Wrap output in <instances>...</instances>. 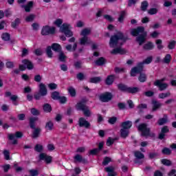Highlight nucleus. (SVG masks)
I'll use <instances>...</instances> for the list:
<instances>
[{"mask_svg": "<svg viewBox=\"0 0 176 176\" xmlns=\"http://www.w3.org/2000/svg\"><path fill=\"white\" fill-rule=\"evenodd\" d=\"M131 34L133 36H138V35H139L136 38V41L140 46L146 41V32H145V28H144V27H138L137 29H133Z\"/></svg>", "mask_w": 176, "mask_h": 176, "instance_id": "f257e3e1", "label": "nucleus"}, {"mask_svg": "<svg viewBox=\"0 0 176 176\" xmlns=\"http://www.w3.org/2000/svg\"><path fill=\"white\" fill-rule=\"evenodd\" d=\"M126 39H124L123 33L118 32L117 35L111 36L109 41V46L110 47H118L123 45Z\"/></svg>", "mask_w": 176, "mask_h": 176, "instance_id": "f03ea898", "label": "nucleus"}, {"mask_svg": "<svg viewBox=\"0 0 176 176\" xmlns=\"http://www.w3.org/2000/svg\"><path fill=\"white\" fill-rule=\"evenodd\" d=\"M91 32V30L90 28H85L80 32V36L81 37L79 38L80 45L83 46L92 45L93 42H91V40L89 38V35H90Z\"/></svg>", "mask_w": 176, "mask_h": 176, "instance_id": "7ed1b4c3", "label": "nucleus"}, {"mask_svg": "<svg viewBox=\"0 0 176 176\" xmlns=\"http://www.w3.org/2000/svg\"><path fill=\"white\" fill-rule=\"evenodd\" d=\"M153 58L149 56L146 58L143 62L139 63L137 67H133L131 70V76H135L137 74H141L144 71V64H151Z\"/></svg>", "mask_w": 176, "mask_h": 176, "instance_id": "20e7f679", "label": "nucleus"}, {"mask_svg": "<svg viewBox=\"0 0 176 176\" xmlns=\"http://www.w3.org/2000/svg\"><path fill=\"white\" fill-rule=\"evenodd\" d=\"M76 109L78 111H82L85 116L89 118L91 115V112H90V109L83 102H78L76 105Z\"/></svg>", "mask_w": 176, "mask_h": 176, "instance_id": "39448f33", "label": "nucleus"}, {"mask_svg": "<svg viewBox=\"0 0 176 176\" xmlns=\"http://www.w3.org/2000/svg\"><path fill=\"white\" fill-rule=\"evenodd\" d=\"M60 32H63L67 38H70V36H72L74 34L72 32H71V25L68 23H63L60 27Z\"/></svg>", "mask_w": 176, "mask_h": 176, "instance_id": "423d86ee", "label": "nucleus"}, {"mask_svg": "<svg viewBox=\"0 0 176 176\" xmlns=\"http://www.w3.org/2000/svg\"><path fill=\"white\" fill-rule=\"evenodd\" d=\"M39 87V94L34 95V98L36 100H40L41 96H45L47 94V89H46V85L45 84L41 82L38 85Z\"/></svg>", "mask_w": 176, "mask_h": 176, "instance_id": "0eeeda50", "label": "nucleus"}, {"mask_svg": "<svg viewBox=\"0 0 176 176\" xmlns=\"http://www.w3.org/2000/svg\"><path fill=\"white\" fill-rule=\"evenodd\" d=\"M22 64L19 65V69L21 71H25V67L28 69H34V65L32 63L27 59L22 60Z\"/></svg>", "mask_w": 176, "mask_h": 176, "instance_id": "6e6552de", "label": "nucleus"}, {"mask_svg": "<svg viewBox=\"0 0 176 176\" xmlns=\"http://www.w3.org/2000/svg\"><path fill=\"white\" fill-rule=\"evenodd\" d=\"M138 130L139 131H141L143 137H148V135H149L150 129L146 126V124H141L139 125Z\"/></svg>", "mask_w": 176, "mask_h": 176, "instance_id": "1a4fd4ad", "label": "nucleus"}, {"mask_svg": "<svg viewBox=\"0 0 176 176\" xmlns=\"http://www.w3.org/2000/svg\"><path fill=\"white\" fill-rule=\"evenodd\" d=\"M23 137V133L20 131H17L15 133V134L10 133L8 135V138L11 141H12V144H17V140L16 138H21Z\"/></svg>", "mask_w": 176, "mask_h": 176, "instance_id": "9d476101", "label": "nucleus"}, {"mask_svg": "<svg viewBox=\"0 0 176 176\" xmlns=\"http://www.w3.org/2000/svg\"><path fill=\"white\" fill-rule=\"evenodd\" d=\"M164 82V78L162 80H157L155 82H154V85L159 87V89L162 91L163 90H166L167 89L168 85L166 83H163Z\"/></svg>", "mask_w": 176, "mask_h": 176, "instance_id": "9b49d317", "label": "nucleus"}, {"mask_svg": "<svg viewBox=\"0 0 176 176\" xmlns=\"http://www.w3.org/2000/svg\"><path fill=\"white\" fill-rule=\"evenodd\" d=\"M100 101H102V102H108V101L112 100V94L109 92L102 94L100 96Z\"/></svg>", "mask_w": 176, "mask_h": 176, "instance_id": "f8f14e48", "label": "nucleus"}, {"mask_svg": "<svg viewBox=\"0 0 176 176\" xmlns=\"http://www.w3.org/2000/svg\"><path fill=\"white\" fill-rule=\"evenodd\" d=\"M56 28H50L49 26L43 27L41 30L42 35H49V34H54Z\"/></svg>", "mask_w": 176, "mask_h": 176, "instance_id": "ddd939ff", "label": "nucleus"}, {"mask_svg": "<svg viewBox=\"0 0 176 176\" xmlns=\"http://www.w3.org/2000/svg\"><path fill=\"white\" fill-rule=\"evenodd\" d=\"M40 160H45L47 164L52 163V156L47 155L46 153H42L39 155Z\"/></svg>", "mask_w": 176, "mask_h": 176, "instance_id": "4468645a", "label": "nucleus"}, {"mask_svg": "<svg viewBox=\"0 0 176 176\" xmlns=\"http://www.w3.org/2000/svg\"><path fill=\"white\" fill-rule=\"evenodd\" d=\"M80 127H85L87 129L88 127H90V122L86 120V119L83 118H80L78 121Z\"/></svg>", "mask_w": 176, "mask_h": 176, "instance_id": "2eb2a0df", "label": "nucleus"}, {"mask_svg": "<svg viewBox=\"0 0 176 176\" xmlns=\"http://www.w3.org/2000/svg\"><path fill=\"white\" fill-rule=\"evenodd\" d=\"M105 171L108 173V176H116V172H115V168L113 166H108L104 168Z\"/></svg>", "mask_w": 176, "mask_h": 176, "instance_id": "dca6fc26", "label": "nucleus"}, {"mask_svg": "<svg viewBox=\"0 0 176 176\" xmlns=\"http://www.w3.org/2000/svg\"><path fill=\"white\" fill-rule=\"evenodd\" d=\"M124 53H126V50L120 47L115 48L111 51V54H124Z\"/></svg>", "mask_w": 176, "mask_h": 176, "instance_id": "f3484780", "label": "nucleus"}, {"mask_svg": "<svg viewBox=\"0 0 176 176\" xmlns=\"http://www.w3.org/2000/svg\"><path fill=\"white\" fill-rule=\"evenodd\" d=\"M131 126H133V122H131V121H126L122 122V129L125 130H129V129H131Z\"/></svg>", "mask_w": 176, "mask_h": 176, "instance_id": "a211bd4d", "label": "nucleus"}, {"mask_svg": "<svg viewBox=\"0 0 176 176\" xmlns=\"http://www.w3.org/2000/svg\"><path fill=\"white\" fill-rule=\"evenodd\" d=\"M166 133H168V128L167 126H164L162 129V132L160 133V134L159 135L160 140H163V138H164Z\"/></svg>", "mask_w": 176, "mask_h": 176, "instance_id": "6ab92c4d", "label": "nucleus"}, {"mask_svg": "<svg viewBox=\"0 0 176 176\" xmlns=\"http://www.w3.org/2000/svg\"><path fill=\"white\" fill-rule=\"evenodd\" d=\"M153 47H155V45L152 42H148L143 46V49H144V50H152Z\"/></svg>", "mask_w": 176, "mask_h": 176, "instance_id": "aec40b11", "label": "nucleus"}, {"mask_svg": "<svg viewBox=\"0 0 176 176\" xmlns=\"http://www.w3.org/2000/svg\"><path fill=\"white\" fill-rule=\"evenodd\" d=\"M129 133L130 132H129V129H124L122 128L120 130V134H121V137H122V138H126V137H128Z\"/></svg>", "mask_w": 176, "mask_h": 176, "instance_id": "412c9836", "label": "nucleus"}, {"mask_svg": "<svg viewBox=\"0 0 176 176\" xmlns=\"http://www.w3.org/2000/svg\"><path fill=\"white\" fill-rule=\"evenodd\" d=\"M162 43H163V41H162V39H157L155 41V44L157 45L158 50H162V49H163V47H164V46H163Z\"/></svg>", "mask_w": 176, "mask_h": 176, "instance_id": "4be33fe9", "label": "nucleus"}, {"mask_svg": "<svg viewBox=\"0 0 176 176\" xmlns=\"http://www.w3.org/2000/svg\"><path fill=\"white\" fill-rule=\"evenodd\" d=\"M162 107V104L160 102H157V101H153V111L154 112L157 109H159Z\"/></svg>", "mask_w": 176, "mask_h": 176, "instance_id": "5701e85b", "label": "nucleus"}, {"mask_svg": "<svg viewBox=\"0 0 176 176\" xmlns=\"http://www.w3.org/2000/svg\"><path fill=\"white\" fill-rule=\"evenodd\" d=\"M101 80H102V79L101 77L98 76L90 78L89 82L91 83H100Z\"/></svg>", "mask_w": 176, "mask_h": 176, "instance_id": "b1692460", "label": "nucleus"}, {"mask_svg": "<svg viewBox=\"0 0 176 176\" xmlns=\"http://www.w3.org/2000/svg\"><path fill=\"white\" fill-rule=\"evenodd\" d=\"M52 50L54 52H60L61 51V45L58 43H54L52 46Z\"/></svg>", "mask_w": 176, "mask_h": 176, "instance_id": "393cba45", "label": "nucleus"}, {"mask_svg": "<svg viewBox=\"0 0 176 176\" xmlns=\"http://www.w3.org/2000/svg\"><path fill=\"white\" fill-rule=\"evenodd\" d=\"M34 3L32 1H30L28 3L26 6H23L25 9V12H30L31 8H32Z\"/></svg>", "mask_w": 176, "mask_h": 176, "instance_id": "a878e982", "label": "nucleus"}, {"mask_svg": "<svg viewBox=\"0 0 176 176\" xmlns=\"http://www.w3.org/2000/svg\"><path fill=\"white\" fill-rule=\"evenodd\" d=\"M113 80H115V76H109L106 79V84L112 85L113 83Z\"/></svg>", "mask_w": 176, "mask_h": 176, "instance_id": "bb28decb", "label": "nucleus"}, {"mask_svg": "<svg viewBox=\"0 0 176 176\" xmlns=\"http://www.w3.org/2000/svg\"><path fill=\"white\" fill-rule=\"evenodd\" d=\"M167 116L164 115V118L158 120V124H160V126H163V124L167 123Z\"/></svg>", "mask_w": 176, "mask_h": 176, "instance_id": "cd10ccee", "label": "nucleus"}, {"mask_svg": "<svg viewBox=\"0 0 176 176\" xmlns=\"http://www.w3.org/2000/svg\"><path fill=\"white\" fill-rule=\"evenodd\" d=\"M68 92H69V94H70V96L72 97H75L76 96V91L72 87H69L68 88Z\"/></svg>", "mask_w": 176, "mask_h": 176, "instance_id": "c85d7f7f", "label": "nucleus"}, {"mask_svg": "<svg viewBox=\"0 0 176 176\" xmlns=\"http://www.w3.org/2000/svg\"><path fill=\"white\" fill-rule=\"evenodd\" d=\"M140 91V88L138 87H128L127 93H138Z\"/></svg>", "mask_w": 176, "mask_h": 176, "instance_id": "c756f323", "label": "nucleus"}, {"mask_svg": "<svg viewBox=\"0 0 176 176\" xmlns=\"http://www.w3.org/2000/svg\"><path fill=\"white\" fill-rule=\"evenodd\" d=\"M77 46L78 45H76V43L74 44L73 47L71 45H68L66 46V49L69 52H74V51L76 50Z\"/></svg>", "mask_w": 176, "mask_h": 176, "instance_id": "7c9ffc66", "label": "nucleus"}, {"mask_svg": "<svg viewBox=\"0 0 176 176\" xmlns=\"http://www.w3.org/2000/svg\"><path fill=\"white\" fill-rule=\"evenodd\" d=\"M96 65H104L105 64V59L104 58H100L95 62Z\"/></svg>", "mask_w": 176, "mask_h": 176, "instance_id": "2f4dec72", "label": "nucleus"}, {"mask_svg": "<svg viewBox=\"0 0 176 176\" xmlns=\"http://www.w3.org/2000/svg\"><path fill=\"white\" fill-rule=\"evenodd\" d=\"M54 127V125L53 124V122H52L51 121L46 123L45 128L47 130H50V131L53 130Z\"/></svg>", "mask_w": 176, "mask_h": 176, "instance_id": "473e14b6", "label": "nucleus"}, {"mask_svg": "<svg viewBox=\"0 0 176 176\" xmlns=\"http://www.w3.org/2000/svg\"><path fill=\"white\" fill-rule=\"evenodd\" d=\"M74 160L75 162H78L79 163L82 162H84L85 160L83 159V157H82V155H76L75 157H74Z\"/></svg>", "mask_w": 176, "mask_h": 176, "instance_id": "72a5a7b5", "label": "nucleus"}, {"mask_svg": "<svg viewBox=\"0 0 176 176\" xmlns=\"http://www.w3.org/2000/svg\"><path fill=\"white\" fill-rule=\"evenodd\" d=\"M135 156L137 157V159H144L145 157V155H144L140 151H135Z\"/></svg>", "mask_w": 176, "mask_h": 176, "instance_id": "f704fd0d", "label": "nucleus"}, {"mask_svg": "<svg viewBox=\"0 0 176 176\" xmlns=\"http://www.w3.org/2000/svg\"><path fill=\"white\" fill-rule=\"evenodd\" d=\"M170 61H171V55L168 54L164 58V63L168 64Z\"/></svg>", "mask_w": 176, "mask_h": 176, "instance_id": "c9c22d12", "label": "nucleus"}, {"mask_svg": "<svg viewBox=\"0 0 176 176\" xmlns=\"http://www.w3.org/2000/svg\"><path fill=\"white\" fill-rule=\"evenodd\" d=\"M30 112H31L32 115H34V116H38V115H39V113H41L39 110H38L35 108L31 109Z\"/></svg>", "mask_w": 176, "mask_h": 176, "instance_id": "e433bc0d", "label": "nucleus"}, {"mask_svg": "<svg viewBox=\"0 0 176 176\" xmlns=\"http://www.w3.org/2000/svg\"><path fill=\"white\" fill-rule=\"evenodd\" d=\"M118 89L120 90H122V91H127L129 87H127V86H126L123 84H120V85H118Z\"/></svg>", "mask_w": 176, "mask_h": 176, "instance_id": "4c0bfd02", "label": "nucleus"}, {"mask_svg": "<svg viewBox=\"0 0 176 176\" xmlns=\"http://www.w3.org/2000/svg\"><path fill=\"white\" fill-rule=\"evenodd\" d=\"M46 53L47 56L50 58H52L53 57V53L52 52V47H48L46 50Z\"/></svg>", "mask_w": 176, "mask_h": 176, "instance_id": "58836bf2", "label": "nucleus"}, {"mask_svg": "<svg viewBox=\"0 0 176 176\" xmlns=\"http://www.w3.org/2000/svg\"><path fill=\"white\" fill-rule=\"evenodd\" d=\"M43 110L45 112H50L52 111V107L49 104H46L43 106Z\"/></svg>", "mask_w": 176, "mask_h": 176, "instance_id": "ea45409f", "label": "nucleus"}, {"mask_svg": "<svg viewBox=\"0 0 176 176\" xmlns=\"http://www.w3.org/2000/svg\"><path fill=\"white\" fill-rule=\"evenodd\" d=\"M34 149L36 152H41L43 151V146L41 144H36L34 147Z\"/></svg>", "mask_w": 176, "mask_h": 176, "instance_id": "a19ab883", "label": "nucleus"}, {"mask_svg": "<svg viewBox=\"0 0 176 176\" xmlns=\"http://www.w3.org/2000/svg\"><path fill=\"white\" fill-rule=\"evenodd\" d=\"M34 19H35V16L34 14H30L25 18V21L30 23L31 21H33Z\"/></svg>", "mask_w": 176, "mask_h": 176, "instance_id": "79ce46f5", "label": "nucleus"}, {"mask_svg": "<svg viewBox=\"0 0 176 176\" xmlns=\"http://www.w3.org/2000/svg\"><path fill=\"white\" fill-rule=\"evenodd\" d=\"M140 82H145L146 80V75L144 73H141L139 77Z\"/></svg>", "mask_w": 176, "mask_h": 176, "instance_id": "37998d69", "label": "nucleus"}, {"mask_svg": "<svg viewBox=\"0 0 176 176\" xmlns=\"http://www.w3.org/2000/svg\"><path fill=\"white\" fill-rule=\"evenodd\" d=\"M54 24L56 25V27H61V24H63V19H56L54 22Z\"/></svg>", "mask_w": 176, "mask_h": 176, "instance_id": "c03bdc74", "label": "nucleus"}, {"mask_svg": "<svg viewBox=\"0 0 176 176\" xmlns=\"http://www.w3.org/2000/svg\"><path fill=\"white\" fill-rule=\"evenodd\" d=\"M110 162H111V157H104L102 164L104 166H107V164H109L110 163Z\"/></svg>", "mask_w": 176, "mask_h": 176, "instance_id": "a18cd8bd", "label": "nucleus"}, {"mask_svg": "<svg viewBox=\"0 0 176 176\" xmlns=\"http://www.w3.org/2000/svg\"><path fill=\"white\" fill-rule=\"evenodd\" d=\"M3 155L5 156L6 160H9V159H10V153H9V151L5 150L3 151Z\"/></svg>", "mask_w": 176, "mask_h": 176, "instance_id": "49530a36", "label": "nucleus"}, {"mask_svg": "<svg viewBox=\"0 0 176 176\" xmlns=\"http://www.w3.org/2000/svg\"><path fill=\"white\" fill-rule=\"evenodd\" d=\"M1 38L3 41H9L10 39V35L8 33H4L2 34Z\"/></svg>", "mask_w": 176, "mask_h": 176, "instance_id": "de8ad7c7", "label": "nucleus"}, {"mask_svg": "<svg viewBox=\"0 0 176 176\" xmlns=\"http://www.w3.org/2000/svg\"><path fill=\"white\" fill-rule=\"evenodd\" d=\"M124 16H126V12H124V11H122L120 15V17L118 18V21L120 23H122L123 20L124 19Z\"/></svg>", "mask_w": 176, "mask_h": 176, "instance_id": "09e8293b", "label": "nucleus"}, {"mask_svg": "<svg viewBox=\"0 0 176 176\" xmlns=\"http://www.w3.org/2000/svg\"><path fill=\"white\" fill-rule=\"evenodd\" d=\"M52 98H53V100H58V98H60V94H58V92H54L52 94Z\"/></svg>", "mask_w": 176, "mask_h": 176, "instance_id": "8fccbe9b", "label": "nucleus"}, {"mask_svg": "<svg viewBox=\"0 0 176 176\" xmlns=\"http://www.w3.org/2000/svg\"><path fill=\"white\" fill-rule=\"evenodd\" d=\"M39 133H41V129H36L33 132L34 138H36L39 135Z\"/></svg>", "mask_w": 176, "mask_h": 176, "instance_id": "3c124183", "label": "nucleus"}, {"mask_svg": "<svg viewBox=\"0 0 176 176\" xmlns=\"http://www.w3.org/2000/svg\"><path fill=\"white\" fill-rule=\"evenodd\" d=\"M162 164H164V166H171V161L166 159L162 160Z\"/></svg>", "mask_w": 176, "mask_h": 176, "instance_id": "603ef678", "label": "nucleus"}, {"mask_svg": "<svg viewBox=\"0 0 176 176\" xmlns=\"http://www.w3.org/2000/svg\"><path fill=\"white\" fill-rule=\"evenodd\" d=\"M36 120V118H30V127L32 129H35V125L34 124V123H35Z\"/></svg>", "mask_w": 176, "mask_h": 176, "instance_id": "864d4df0", "label": "nucleus"}, {"mask_svg": "<svg viewBox=\"0 0 176 176\" xmlns=\"http://www.w3.org/2000/svg\"><path fill=\"white\" fill-rule=\"evenodd\" d=\"M18 97L16 95H12L10 96V100H12V101H13V104L14 105H17V102L16 101L17 100Z\"/></svg>", "mask_w": 176, "mask_h": 176, "instance_id": "5fc2aeb1", "label": "nucleus"}, {"mask_svg": "<svg viewBox=\"0 0 176 176\" xmlns=\"http://www.w3.org/2000/svg\"><path fill=\"white\" fill-rule=\"evenodd\" d=\"M113 142H115V139L109 138L107 140V146H111V145H112V144H113Z\"/></svg>", "mask_w": 176, "mask_h": 176, "instance_id": "6e6d98bb", "label": "nucleus"}, {"mask_svg": "<svg viewBox=\"0 0 176 176\" xmlns=\"http://www.w3.org/2000/svg\"><path fill=\"white\" fill-rule=\"evenodd\" d=\"M175 41H172L169 43L168 47L170 50L174 49V47H175Z\"/></svg>", "mask_w": 176, "mask_h": 176, "instance_id": "4d7b16f0", "label": "nucleus"}, {"mask_svg": "<svg viewBox=\"0 0 176 176\" xmlns=\"http://www.w3.org/2000/svg\"><path fill=\"white\" fill-rule=\"evenodd\" d=\"M65 58H67V56H65V54H64V53H63V52H60L59 54L60 61H65Z\"/></svg>", "mask_w": 176, "mask_h": 176, "instance_id": "13d9d810", "label": "nucleus"}, {"mask_svg": "<svg viewBox=\"0 0 176 176\" xmlns=\"http://www.w3.org/2000/svg\"><path fill=\"white\" fill-rule=\"evenodd\" d=\"M19 24H20V19H16L14 22H12V25L13 28H16V27H17V25H19Z\"/></svg>", "mask_w": 176, "mask_h": 176, "instance_id": "bf43d9fd", "label": "nucleus"}, {"mask_svg": "<svg viewBox=\"0 0 176 176\" xmlns=\"http://www.w3.org/2000/svg\"><path fill=\"white\" fill-rule=\"evenodd\" d=\"M162 153H164V155H170L171 153V150L168 148H164L162 150Z\"/></svg>", "mask_w": 176, "mask_h": 176, "instance_id": "052dcab7", "label": "nucleus"}, {"mask_svg": "<svg viewBox=\"0 0 176 176\" xmlns=\"http://www.w3.org/2000/svg\"><path fill=\"white\" fill-rule=\"evenodd\" d=\"M29 173H30V175H32V176H36V175H38V174H39L38 170H34V169L29 170Z\"/></svg>", "mask_w": 176, "mask_h": 176, "instance_id": "680f3d73", "label": "nucleus"}, {"mask_svg": "<svg viewBox=\"0 0 176 176\" xmlns=\"http://www.w3.org/2000/svg\"><path fill=\"white\" fill-rule=\"evenodd\" d=\"M170 96V93H162L159 94V98H166V97H168Z\"/></svg>", "mask_w": 176, "mask_h": 176, "instance_id": "e2e57ef3", "label": "nucleus"}, {"mask_svg": "<svg viewBox=\"0 0 176 176\" xmlns=\"http://www.w3.org/2000/svg\"><path fill=\"white\" fill-rule=\"evenodd\" d=\"M48 87L50 90H55V89H57V85L55 83H50L48 85Z\"/></svg>", "mask_w": 176, "mask_h": 176, "instance_id": "0e129e2a", "label": "nucleus"}, {"mask_svg": "<svg viewBox=\"0 0 176 176\" xmlns=\"http://www.w3.org/2000/svg\"><path fill=\"white\" fill-rule=\"evenodd\" d=\"M34 53L36 54V56H42L43 52H42V50L36 49L34 50Z\"/></svg>", "mask_w": 176, "mask_h": 176, "instance_id": "69168bd1", "label": "nucleus"}, {"mask_svg": "<svg viewBox=\"0 0 176 176\" xmlns=\"http://www.w3.org/2000/svg\"><path fill=\"white\" fill-rule=\"evenodd\" d=\"M142 10H146V8H148V2L144 1L142 3Z\"/></svg>", "mask_w": 176, "mask_h": 176, "instance_id": "338daca9", "label": "nucleus"}, {"mask_svg": "<svg viewBox=\"0 0 176 176\" xmlns=\"http://www.w3.org/2000/svg\"><path fill=\"white\" fill-rule=\"evenodd\" d=\"M100 152V149L98 148H94L89 151L90 155H97Z\"/></svg>", "mask_w": 176, "mask_h": 176, "instance_id": "774afa93", "label": "nucleus"}]
</instances>
